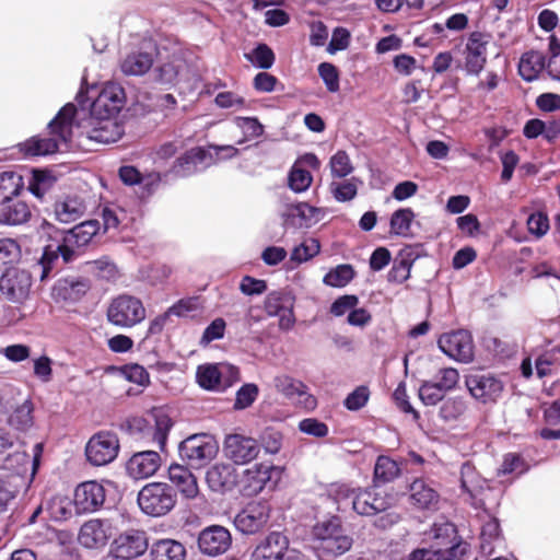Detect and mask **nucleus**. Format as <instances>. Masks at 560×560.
Listing matches in <instances>:
<instances>
[{
	"instance_id": "53",
	"label": "nucleus",
	"mask_w": 560,
	"mask_h": 560,
	"mask_svg": "<svg viewBox=\"0 0 560 560\" xmlns=\"http://www.w3.org/2000/svg\"><path fill=\"white\" fill-rule=\"evenodd\" d=\"M259 389L253 383L244 384L237 392L234 401V409L243 410L252 406L258 396Z\"/></svg>"
},
{
	"instance_id": "46",
	"label": "nucleus",
	"mask_w": 560,
	"mask_h": 560,
	"mask_svg": "<svg viewBox=\"0 0 560 560\" xmlns=\"http://www.w3.org/2000/svg\"><path fill=\"white\" fill-rule=\"evenodd\" d=\"M33 404L31 400H25L22 405L15 408L10 417V423L18 430L24 431L33 425Z\"/></svg>"
},
{
	"instance_id": "1",
	"label": "nucleus",
	"mask_w": 560,
	"mask_h": 560,
	"mask_svg": "<svg viewBox=\"0 0 560 560\" xmlns=\"http://www.w3.org/2000/svg\"><path fill=\"white\" fill-rule=\"evenodd\" d=\"M98 230L97 220H89L75 225L63 235L61 243L45 246L40 258L33 266V272L42 281L46 280L60 257L65 262L73 260L75 250L88 245Z\"/></svg>"
},
{
	"instance_id": "20",
	"label": "nucleus",
	"mask_w": 560,
	"mask_h": 560,
	"mask_svg": "<svg viewBox=\"0 0 560 560\" xmlns=\"http://www.w3.org/2000/svg\"><path fill=\"white\" fill-rule=\"evenodd\" d=\"M462 488L468 494L470 504L475 509L487 511V499L491 492L487 480L481 478L475 469L465 464L462 467Z\"/></svg>"
},
{
	"instance_id": "8",
	"label": "nucleus",
	"mask_w": 560,
	"mask_h": 560,
	"mask_svg": "<svg viewBox=\"0 0 560 560\" xmlns=\"http://www.w3.org/2000/svg\"><path fill=\"white\" fill-rule=\"evenodd\" d=\"M172 425V419L161 408L153 409L147 418L135 421V429L139 431L140 440L147 444L156 445L161 451L165 447Z\"/></svg>"
},
{
	"instance_id": "19",
	"label": "nucleus",
	"mask_w": 560,
	"mask_h": 560,
	"mask_svg": "<svg viewBox=\"0 0 560 560\" xmlns=\"http://www.w3.org/2000/svg\"><path fill=\"white\" fill-rule=\"evenodd\" d=\"M32 287L31 272L19 269H8L0 279V292L12 302H23Z\"/></svg>"
},
{
	"instance_id": "14",
	"label": "nucleus",
	"mask_w": 560,
	"mask_h": 560,
	"mask_svg": "<svg viewBox=\"0 0 560 560\" xmlns=\"http://www.w3.org/2000/svg\"><path fill=\"white\" fill-rule=\"evenodd\" d=\"M119 440L115 433L102 431L91 436L85 446V456L93 466H105L118 455Z\"/></svg>"
},
{
	"instance_id": "5",
	"label": "nucleus",
	"mask_w": 560,
	"mask_h": 560,
	"mask_svg": "<svg viewBox=\"0 0 560 560\" xmlns=\"http://www.w3.org/2000/svg\"><path fill=\"white\" fill-rule=\"evenodd\" d=\"M177 502L174 489L164 482H150L138 493L140 510L150 516L159 517L171 512Z\"/></svg>"
},
{
	"instance_id": "40",
	"label": "nucleus",
	"mask_w": 560,
	"mask_h": 560,
	"mask_svg": "<svg viewBox=\"0 0 560 560\" xmlns=\"http://www.w3.org/2000/svg\"><path fill=\"white\" fill-rule=\"evenodd\" d=\"M415 261L411 248L401 249L394 260L392 269L387 273L389 282L402 283L410 277V270Z\"/></svg>"
},
{
	"instance_id": "28",
	"label": "nucleus",
	"mask_w": 560,
	"mask_h": 560,
	"mask_svg": "<svg viewBox=\"0 0 560 560\" xmlns=\"http://www.w3.org/2000/svg\"><path fill=\"white\" fill-rule=\"evenodd\" d=\"M465 383L471 396L482 402L494 401L503 389L501 381L490 374L468 375Z\"/></svg>"
},
{
	"instance_id": "59",
	"label": "nucleus",
	"mask_w": 560,
	"mask_h": 560,
	"mask_svg": "<svg viewBox=\"0 0 560 560\" xmlns=\"http://www.w3.org/2000/svg\"><path fill=\"white\" fill-rule=\"evenodd\" d=\"M51 185V177L46 172L34 171L33 177L28 184V189L34 196L42 198Z\"/></svg>"
},
{
	"instance_id": "10",
	"label": "nucleus",
	"mask_w": 560,
	"mask_h": 560,
	"mask_svg": "<svg viewBox=\"0 0 560 560\" xmlns=\"http://www.w3.org/2000/svg\"><path fill=\"white\" fill-rule=\"evenodd\" d=\"M74 128L79 130V137H86L98 143H113L119 140L124 133L122 126L116 118H93L74 121Z\"/></svg>"
},
{
	"instance_id": "34",
	"label": "nucleus",
	"mask_w": 560,
	"mask_h": 560,
	"mask_svg": "<svg viewBox=\"0 0 560 560\" xmlns=\"http://www.w3.org/2000/svg\"><path fill=\"white\" fill-rule=\"evenodd\" d=\"M86 211L84 200L78 196H68L55 203L56 219L61 223L79 220Z\"/></svg>"
},
{
	"instance_id": "30",
	"label": "nucleus",
	"mask_w": 560,
	"mask_h": 560,
	"mask_svg": "<svg viewBox=\"0 0 560 560\" xmlns=\"http://www.w3.org/2000/svg\"><path fill=\"white\" fill-rule=\"evenodd\" d=\"M89 285L80 278L59 279L51 289V298L56 302H75L88 291Z\"/></svg>"
},
{
	"instance_id": "55",
	"label": "nucleus",
	"mask_w": 560,
	"mask_h": 560,
	"mask_svg": "<svg viewBox=\"0 0 560 560\" xmlns=\"http://www.w3.org/2000/svg\"><path fill=\"white\" fill-rule=\"evenodd\" d=\"M466 410V402L464 399L459 397H453L446 399L441 408H440V416L446 420H455L458 417H460Z\"/></svg>"
},
{
	"instance_id": "64",
	"label": "nucleus",
	"mask_w": 560,
	"mask_h": 560,
	"mask_svg": "<svg viewBox=\"0 0 560 560\" xmlns=\"http://www.w3.org/2000/svg\"><path fill=\"white\" fill-rule=\"evenodd\" d=\"M330 190L338 201H349L357 196V185L352 180H346L342 183H332Z\"/></svg>"
},
{
	"instance_id": "31",
	"label": "nucleus",
	"mask_w": 560,
	"mask_h": 560,
	"mask_svg": "<svg viewBox=\"0 0 560 560\" xmlns=\"http://www.w3.org/2000/svg\"><path fill=\"white\" fill-rule=\"evenodd\" d=\"M206 480L211 490L224 492L231 490L237 481L233 466L229 464H215L206 474Z\"/></svg>"
},
{
	"instance_id": "50",
	"label": "nucleus",
	"mask_w": 560,
	"mask_h": 560,
	"mask_svg": "<svg viewBox=\"0 0 560 560\" xmlns=\"http://www.w3.org/2000/svg\"><path fill=\"white\" fill-rule=\"evenodd\" d=\"M292 303V299L289 294L275 291L267 295L265 300V311L269 316H277Z\"/></svg>"
},
{
	"instance_id": "61",
	"label": "nucleus",
	"mask_w": 560,
	"mask_h": 560,
	"mask_svg": "<svg viewBox=\"0 0 560 560\" xmlns=\"http://www.w3.org/2000/svg\"><path fill=\"white\" fill-rule=\"evenodd\" d=\"M318 73L329 92L335 93L339 90V75L337 68L332 63H320L318 66Z\"/></svg>"
},
{
	"instance_id": "25",
	"label": "nucleus",
	"mask_w": 560,
	"mask_h": 560,
	"mask_svg": "<svg viewBox=\"0 0 560 560\" xmlns=\"http://www.w3.org/2000/svg\"><path fill=\"white\" fill-rule=\"evenodd\" d=\"M489 36L480 32L469 35L465 47V69L469 74H479L487 62Z\"/></svg>"
},
{
	"instance_id": "33",
	"label": "nucleus",
	"mask_w": 560,
	"mask_h": 560,
	"mask_svg": "<svg viewBox=\"0 0 560 560\" xmlns=\"http://www.w3.org/2000/svg\"><path fill=\"white\" fill-rule=\"evenodd\" d=\"M31 211L28 206L20 200L4 199L0 202V223L20 225L28 221Z\"/></svg>"
},
{
	"instance_id": "38",
	"label": "nucleus",
	"mask_w": 560,
	"mask_h": 560,
	"mask_svg": "<svg viewBox=\"0 0 560 560\" xmlns=\"http://www.w3.org/2000/svg\"><path fill=\"white\" fill-rule=\"evenodd\" d=\"M151 560H185L184 545L173 539H161L153 542L150 550Z\"/></svg>"
},
{
	"instance_id": "11",
	"label": "nucleus",
	"mask_w": 560,
	"mask_h": 560,
	"mask_svg": "<svg viewBox=\"0 0 560 560\" xmlns=\"http://www.w3.org/2000/svg\"><path fill=\"white\" fill-rule=\"evenodd\" d=\"M252 560H302L301 553L290 548L289 538L281 532H271L255 547Z\"/></svg>"
},
{
	"instance_id": "63",
	"label": "nucleus",
	"mask_w": 560,
	"mask_h": 560,
	"mask_svg": "<svg viewBox=\"0 0 560 560\" xmlns=\"http://www.w3.org/2000/svg\"><path fill=\"white\" fill-rule=\"evenodd\" d=\"M527 228L536 237L544 236L549 230L548 217L542 212L532 213L527 219Z\"/></svg>"
},
{
	"instance_id": "24",
	"label": "nucleus",
	"mask_w": 560,
	"mask_h": 560,
	"mask_svg": "<svg viewBox=\"0 0 560 560\" xmlns=\"http://www.w3.org/2000/svg\"><path fill=\"white\" fill-rule=\"evenodd\" d=\"M280 475L281 470L276 466L256 464L244 472V492L247 495L258 494L269 482L275 485Z\"/></svg>"
},
{
	"instance_id": "32",
	"label": "nucleus",
	"mask_w": 560,
	"mask_h": 560,
	"mask_svg": "<svg viewBox=\"0 0 560 560\" xmlns=\"http://www.w3.org/2000/svg\"><path fill=\"white\" fill-rule=\"evenodd\" d=\"M168 478L186 499H195L198 495L197 479L188 468L178 464L171 465Z\"/></svg>"
},
{
	"instance_id": "36",
	"label": "nucleus",
	"mask_w": 560,
	"mask_h": 560,
	"mask_svg": "<svg viewBox=\"0 0 560 560\" xmlns=\"http://www.w3.org/2000/svg\"><path fill=\"white\" fill-rule=\"evenodd\" d=\"M410 499L413 505L420 509H435L440 495L438 491L425 480L416 479L410 485Z\"/></svg>"
},
{
	"instance_id": "18",
	"label": "nucleus",
	"mask_w": 560,
	"mask_h": 560,
	"mask_svg": "<svg viewBox=\"0 0 560 560\" xmlns=\"http://www.w3.org/2000/svg\"><path fill=\"white\" fill-rule=\"evenodd\" d=\"M270 518V506L267 502L248 503L234 520L235 527L246 535L261 530Z\"/></svg>"
},
{
	"instance_id": "15",
	"label": "nucleus",
	"mask_w": 560,
	"mask_h": 560,
	"mask_svg": "<svg viewBox=\"0 0 560 560\" xmlns=\"http://www.w3.org/2000/svg\"><path fill=\"white\" fill-rule=\"evenodd\" d=\"M438 345L447 357L458 362L468 363L474 358V342L467 330L444 334L439 338Z\"/></svg>"
},
{
	"instance_id": "27",
	"label": "nucleus",
	"mask_w": 560,
	"mask_h": 560,
	"mask_svg": "<svg viewBox=\"0 0 560 560\" xmlns=\"http://www.w3.org/2000/svg\"><path fill=\"white\" fill-rule=\"evenodd\" d=\"M273 386L287 398L306 409H314L316 406L315 397L307 392L306 385L299 380L289 375H278L273 378Z\"/></svg>"
},
{
	"instance_id": "37",
	"label": "nucleus",
	"mask_w": 560,
	"mask_h": 560,
	"mask_svg": "<svg viewBox=\"0 0 560 560\" xmlns=\"http://www.w3.org/2000/svg\"><path fill=\"white\" fill-rule=\"evenodd\" d=\"M104 524L100 520L85 522L79 532V542L85 548H100L107 541Z\"/></svg>"
},
{
	"instance_id": "6",
	"label": "nucleus",
	"mask_w": 560,
	"mask_h": 560,
	"mask_svg": "<svg viewBox=\"0 0 560 560\" xmlns=\"http://www.w3.org/2000/svg\"><path fill=\"white\" fill-rule=\"evenodd\" d=\"M147 311L142 301L127 293L112 299L107 306V320L120 328H132L145 319Z\"/></svg>"
},
{
	"instance_id": "9",
	"label": "nucleus",
	"mask_w": 560,
	"mask_h": 560,
	"mask_svg": "<svg viewBox=\"0 0 560 560\" xmlns=\"http://www.w3.org/2000/svg\"><path fill=\"white\" fill-rule=\"evenodd\" d=\"M196 378L207 390L223 392L240 380V371L229 363L202 364L197 369Z\"/></svg>"
},
{
	"instance_id": "35",
	"label": "nucleus",
	"mask_w": 560,
	"mask_h": 560,
	"mask_svg": "<svg viewBox=\"0 0 560 560\" xmlns=\"http://www.w3.org/2000/svg\"><path fill=\"white\" fill-rule=\"evenodd\" d=\"M358 488L348 483L332 482L327 486L325 495L335 505L336 511L347 512L352 510L353 497H357Z\"/></svg>"
},
{
	"instance_id": "39",
	"label": "nucleus",
	"mask_w": 560,
	"mask_h": 560,
	"mask_svg": "<svg viewBox=\"0 0 560 560\" xmlns=\"http://www.w3.org/2000/svg\"><path fill=\"white\" fill-rule=\"evenodd\" d=\"M546 59L542 52L530 50L525 52L518 63V72L526 81H533L546 69Z\"/></svg>"
},
{
	"instance_id": "12",
	"label": "nucleus",
	"mask_w": 560,
	"mask_h": 560,
	"mask_svg": "<svg viewBox=\"0 0 560 560\" xmlns=\"http://www.w3.org/2000/svg\"><path fill=\"white\" fill-rule=\"evenodd\" d=\"M252 560H302L301 553L290 548L289 538L281 532H271L255 547Z\"/></svg>"
},
{
	"instance_id": "57",
	"label": "nucleus",
	"mask_w": 560,
	"mask_h": 560,
	"mask_svg": "<svg viewBox=\"0 0 560 560\" xmlns=\"http://www.w3.org/2000/svg\"><path fill=\"white\" fill-rule=\"evenodd\" d=\"M20 255L21 248L14 240H0V268L16 261Z\"/></svg>"
},
{
	"instance_id": "45",
	"label": "nucleus",
	"mask_w": 560,
	"mask_h": 560,
	"mask_svg": "<svg viewBox=\"0 0 560 560\" xmlns=\"http://www.w3.org/2000/svg\"><path fill=\"white\" fill-rule=\"evenodd\" d=\"M429 381L446 395L448 392L456 388L459 382V373L454 368H443Z\"/></svg>"
},
{
	"instance_id": "60",
	"label": "nucleus",
	"mask_w": 560,
	"mask_h": 560,
	"mask_svg": "<svg viewBox=\"0 0 560 560\" xmlns=\"http://www.w3.org/2000/svg\"><path fill=\"white\" fill-rule=\"evenodd\" d=\"M370 398V390L366 386H359L351 392L345 399V407L348 410L357 411L363 408Z\"/></svg>"
},
{
	"instance_id": "21",
	"label": "nucleus",
	"mask_w": 560,
	"mask_h": 560,
	"mask_svg": "<svg viewBox=\"0 0 560 560\" xmlns=\"http://www.w3.org/2000/svg\"><path fill=\"white\" fill-rule=\"evenodd\" d=\"M231 545V533L220 525L206 527L198 536V547L202 553L208 556L222 555L229 550Z\"/></svg>"
},
{
	"instance_id": "43",
	"label": "nucleus",
	"mask_w": 560,
	"mask_h": 560,
	"mask_svg": "<svg viewBox=\"0 0 560 560\" xmlns=\"http://www.w3.org/2000/svg\"><path fill=\"white\" fill-rule=\"evenodd\" d=\"M354 277V270L351 265L343 264L328 271L323 282L334 288H342L347 285Z\"/></svg>"
},
{
	"instance_id": "7",
	"label": "nucleus",
	"mask_w": 560,
	"mask_h": 560,
	"mask_svg": "<svg viewBox=\"0 0 560 560\" xmlns=\"http://www.w3.org/2000/svg\"><path fill=\"white\" fill-rule=\"evenodd\" d=\"M178 451L183 460L192 467L200 468L217 456L219 445L209 434H194L179 444Z\"/></svg>"
},
{
	"instance_id": "3",
	"label": "nucleus",
	"mask_w": 560,
	"mask_h": 560,
	"mask_svg": "<svg viewBox=\"0 0 560 560\" xmlns=\"http://www.w3.org/2000/svg\"><path fill=\"white\" fill-rule=\"evenodd\" d=\"M238 154L233 145H209L208 149L192 148L179 156L173 164L171 172L178 177H188L224 159H232Z\"/></svg>"
},
{
	"instance_id": "49",
	"label": "nucleus",
	"mask_w": 560,
	"mask_h": 560,
	"mask_svg": "<svg viewBox=\"0 0 560 560\" xmlns=\"http://www.w3.org/2000/svg\"><path fill=\"white\" fill-rule=\"evenodd\" d=\"M313 176L307 170L294 164L289 174V186L295 192L305 191L312 184Z\"/></svg>"
},
{
	"instance_id": "51",
	"label": "nucleus",
	"mask_w": 560,
	"mask_h": 560,
	"mask_svg": "<svg viewBox=\"0 0 560 560\" xmlns=\"http://www.w3.org/2000/svg\"><path fill=\"white\" fill-rule=\"evenodd\" d=\"M500 536V525L499 521L494 517H491L488 522H486L481 528L480 534V548L485 553H491L493 551V547L491 546V541L498 539Z\"/></svg>"
},
{
	"instance_id": "23",
	"label": "nucleus",
	"mask_w": 560,
	"mask_h": 560,
	"mask_svg": "<svg viewBox=\"0 0 560 560\" xmlns=\"http://www.w3.org/2000/svg\"><path fill=\"white\" fill-rule=\"evenodd\" d=\"M105 497L104 487L95 480H90L77 487L73 504L79 513H92L104 504Z\"/></svg>"
},
{
	"instance_id": "48",
	"label": "nucleus",
	"mask_w": 560,
	"mask_h": 560,
	"mask_svg": "<svg viewBox=\"0 0 560 560\" xmlns=\"http://www.w3.org/2000/svg\"><path fill=\"white\" fill-rule=\"evenodd\" d=\"M72 502L67 497H54L47 504L49 515L55 521H65L72 514Z\"/></svg>"
},
{
	"instance_id": "44",
	"label": "nucleus",
	"mask_w": 560,
	"mask_h": 560,
	"mask_svg": "<svg viewBox=\"0 0 560 560\" xmlns=\"http://www.w3.org/2000/svg\"><path fill=\"white\" fill-rule=\"evenodd\" d=\"M413 219L415 212L410 208L395 211L390 218V232L395 235L407 236Z\"/></svg>"
},
{
	"instance_id": "29",
	"label": "nucleus",
	"mask_w": 560,
	"mask_h": 560,
	"mask_svg": "<svg viewBox=\"0 0 560 560\" xmlns=\"http://www.w3.org/2000/svg\"><path fill=\"white\" fill-rule=\"evenodd\" d=\"M161 466V456L155 451H143L133 454L126 464L130 478L141 480L152 477Z\"/></svg>"
},
{
	"instance_id": "2",
	"label": "nucleus",
	"mask_w": 560,
	"mask_h": 560,
	"mask_svg": "<svg viewBox=\"0 0 560 560\" xmlns=\"http://www.w3.org/2000/svg\"><path fill=\"white\" fill-rule=\"evenodd\" d=\"M80 115L72 103L66 104L49 122L52 138L33 137L22 144V150L26 155H47L61 150V145L68 148V142L73 137L74 118Z\"/></svg>"
},
{
	"instance_id": "4",
	"label": "nucleus",
	"mask_w": 560,
	"mask_h": 560,
	"mask_svg": "<svg viewBox=\"0 0 560 560\" xmlns=\"http://www.w3.org/2000/svg\"><path fill=\"white\" fill-rule=\"evenodd\" d=\"M312 539L318 551L332 557L345 555L353 546L352 536L346 533L338 516L318 521L312 528Z\"/></svg>"
},
{
	"instance_id": "26",
	"label": "nucleus",
	"mask_w": 560,
	"mask_h": 560,
	"mask_svg": "<svg viewBox=\"0 0 560 560\" xmlns=\"http://www.w3.org/2000/svg\"><path fill=\"white\" fill-rule=\"evenodd\" d=\"M148 549V539L142 530H127L120 534L114 541V555L119 559H133L144 553Z\"/></svg>"
},
{
	"instance_id": "58",
	"label": "nucleus",
	"mask_w": 560,
	"mask_h": 560,
	"mask_svg": "<svg viewBox=\"0 0 560 560\" xmlns=\"http://www.w3.org/2000/svg\"><path fill=\"white\" fill-rule=\"evenodd\" d=\"M258 68L269 69L275 62V54L266 44H259L248 57Z\"/></svg>"
},
{
	"instance_id": "42",
	"label": "nucleus",
	"mask_w": 560,
	"mask_h": 560,
	"mask_svg": "<svg viewBox=\"0 0 560 560\" xmlns=\"http://www.w3.org/2000/svg\"><path fill=\"white\" fill-rule=\"evenodd\" d=\"M398 464L387 456H380L374 467V479L377 482L386 483L399 476Z\"/></svg>"
},
{
	"instance_id": "22",
	"label": "nucleus",
	"mask_w": 560,
	"mask_h": 560,
	"mask_svg": "<svg viewBox=\"0 0 560 560\" xmlns=\"http://www.w3.org/2000/svg\"><path fill=\"white\" fill-rule=\"evenodd\" d=\"M392 504V498L382 494L376 488H358L353 497L352 511L359 515L371 516L386 511Z\"/></svg>"
},
{
	"instance_id": "13",
	"label": "nucleus",
	"mask_w": 560,
	"mask_h": 560,
	"mask_svg": "<svg viewBox=\"0 0 560 560\" xmlns=\"http://www.w3.org/2000/svg\"><path fill=\"white\" fill-rule=\"evenodd\" d=\"M126 102V95L122 86L117 83H106L97 97L91 104L90 116L100 118H117Z\"/></svg>"
},
{
	"instance_id": "47",
	"label": "nucleus",
	"mask_w": 560,
	"mask_h": 560,
	"mask_svg": "<svg viewBox=\"0 0 560 560\" xmlns=\"http://www.w3.org/2000/svg\"><path fill=\"white\" fill-rule=\"evenodd\" d=\"M22 187V177L14 172H3L0 174V197L1 200L11 199L19 194Z\"/></svg>"
},
{
	"instance_id": "17",
	"label": "nucleus",
	"mask_w": 560,
	"mask_h": 560,
	"mask_svg": "<svg viewBox=\"0 0 560 560\" xmlns=\"http://www.w3.org/2000/svg\"><path fill=\"white\" fill-rule=\"evenodd\" d=\"M156 56L155 45L144 40L137 49H132L120 59V70L126 75H143L153 66Z\"/></svg>"
},
{
	"instance_id": "41",
	"label": "nucleus",
	"mask_w": 560,
	"mask_h": 560,
	"mask_svg": "<svg viewBox=\"0 0 560 560\" xmlns=\"http://www.w3.org/2000/svg\"><path fill=\"white\" fill-rule=\"evenodd\" d=\"M455 526L447 521L435 522L431 529L425 533L428 540L434 541V549H441L448 546L455 538Z\"/></svg>"
},
{
	"instance_id": "62",
	"label": "nucleus",
	"mask_w": 560,
	"mask_h": 560,
	"mask_svg": "<svg viewBox=\"0 0 560 560\" xmlns=\"http://www.w3.org/2000/svg\"><path fill=\"white\" fill-rule=\"evenodd\" d=\"M199 308V302L197 298H187L177 301L175 304L170 306L166 312L168 315L176 317H186L190 313L196 312Z\"/></svg>"
},
{
	"instance_id": "52",
	"label": "nucleus",
	"mask_w": 560,
	"mask_h": 560,
	"mask_svg": "<svg viewBox=\"0 0 560 560\" xmlns=\"http://www.w3.org/2000/svg\"><path fill=\"white\" fill-rule=\"evenodd\" d=\"M320 245L316 238L310 237L296 246L291 254V259L298 262H303L314 257L319 253Z\"/></svg>"
},
{
	"instance_id": "16",
	"label": "nucleus",
	"mask_w": 560,
	"mask_h": 560,
	"mask_svg": "<svg viewBox=\"0 0 560 560\" xmlns=\"http://www.w3.org/2000/svg\"><path fill=\"white\" fill-rule=\"evenodd\" d=\"M223 452L233 463L245 465L258 456L260 445L250 436L233 433L225 436Z\"/></svg>"
},
{
	"instance_id": "56",
	"label": "nucleus",
	"mask_w": 560,
	"mask_h": 560,
	"mask_svg": "<svg viewBox=\"0 0 560 560\" xmlns=\"http://www.w3.org/2000/svg\"><path fill=\"white\" fill-rule=\"evenodd\" d=\"M445 394L432 382L423 381L419 387V398L425 406H435L443 401Z\"/></svg>"
},
{
	"instance_id": "54",
	"label": "nucleus",
	"mask_w": 560,
	"mask_h": 560,
	"mask_svg": "<svg viewBox=\"0 0 560 560\" xmlns=\"http://www.w3.org/2000/svg\"><path fill=\"white\" fill-rule=\"evenodd\" d=\"M331 175L335 177H346L352 173L353 167L349 155L345 151H338L330 159Z\"/></svg>"
}]
</instances>
